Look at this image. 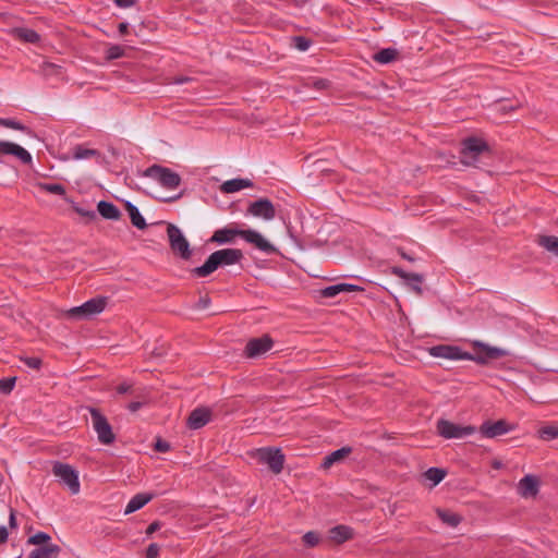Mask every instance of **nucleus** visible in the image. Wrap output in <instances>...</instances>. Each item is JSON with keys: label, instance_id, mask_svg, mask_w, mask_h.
Returning <instances> with one entry per match:
<instances>
[{"label": "nucleus", "instance_id": "f257e3e1", "mask_svg": "<svg viewBox=\"0 0 558 558\" xmlns=\"http://www.w3.org/2000/svg\"><path fill=\"white\" fill-rule=\"evenodd\" d=\"M474 345L481 348L482 351L484 352V355H473L469 352L463 351L458 345L450 344H438L430 347L428 349V352L433 357H439L450 361H473L481 365L486 364L487 361L490 359H498L507 354L506 350L497 347H492L481 341H475Z\"/></svg>", "mask_w": 558, "mask_h": 558}, {"label": "nucleus", "instance_id": "f03ea898", "mask_svg": "<svg viewBox=\"0 0 558 558\" xmlns=\"http://www.w3.org/2000/svg\"><path fill=\"white\" fill-rule=\"evenodd\" d=\"M243 258L239 248H222L211 253L206 262L192 270L193 276L203 278L217 270L219 267L235 265Z\"/></svg>", "mask_w": 558, "mask_h": 558}, {"label": "nucleus", "instance_id": "7ed1b4c3", "mask_svg": "<svg viewBox=\"0 0 558 558\" xmlns=\"http://www.w3.org/2000/svg\"><path fill=\"white\" fill-rule=\"evenodd\" d=\"M488 150L485 141L478 137H468L462 142L461 162L464 166H475L480 155Z\"/></svg>", "mask_w": 558, "mask_h": 558}, {"label": "nucleus", "instance_id": "20e7f679", "mask_svg": "<svg viewBox=\"0 0 558 558\" xmlns=\"http://www.w3.org/2000/svg\"><path fill=\"white\" fill-rule=\"evenodd\" d=\"M88 411L90 413L92 426L97 434L99 442L111 445L116 440V435L108 420L95 408H89Z\"/></svg>", "mask_w": 558, "mask_h": 558}, {"label": "nucleus", "instance_id": "39448f33", "mask_svg": "<svg viewBox=\"0 0 558 558\" xmlns=\"http://www.w3.org/2000/svg\"><path fill=\"white\" fill-rule=\"evenodd\" d=\"M437 433L445 439H461L476 433V427L472 425H459L448 420L437 422Z\"/></svg>", "mask_w": 558, "mask_h": 558}, {"label": "nucleus", "instance_id": "423d86ee", "mask_svg": "<svg viewBox=\"0 0 558 558\" xmlns=\"http://www.w3.org/2000/svg\"><path fill=\"white\" fill-rule=\"evenodd\" d=\"M145 174L155 181H157L161 186L168 190L177 189L181 183L180 175L172 171L169 168H165L161 166L154 165L149 167Z\"/></svg>", "mask_w": 558, "mask_h": 558}, {"label": "nucleus", "instance_id": "0eeeda50", "mask_svg": "<svg viewBox=\"0 0 558 558\" xmlns=\"http://www.w3.org/2000/svg\"><path fill=\"white\" fill-rule=\"evenodd\" d=\"M52 473L57 476L61 484L66 486L73 495L80 493L78 473L69 464L56 462L52 468Z\"/></svg>", "mask_w": 558, "mask_h": 558}, {"label": "nucleus", "instance_id": "6e6552de", "mask_svg": "<svg viewBox=\"0 0 558 558\" xmlns=\"http://www.w3.org/2000/svg\"><path fill=\"white\" fill-rule=\"evenodd\" d=\"M106 303L105 298L90 299L82 305L69 310L68 315L76 319L90 318L94 315L101 313L106 307Z\"/></svg>", "mask_w": 558, "mask_h": 558}, {"label": "nucleus", "instance_id": "1a4fd4ad", "mask_svg": "<svg viewBox=\"0 0 558 558\" xmlns=\"http://www.w3.org/2000/svg\"><path fill=\"white\" fill-rule=\"evenodd\" d=\"M167 235L171 250L179 254L183 259H187L191 256L190 243L175 225L169 223L167 228Z\"/></svg>", "mask_w": 558, "mask_h": 558}, {"label": "nucleus", "instance_id": "9d476101", "mask_svg": "<svg viewBox=\"0 0 558 558\" xmlns=\"http://www.w3.org/2000/svg\"><path fill=\"white\" fill-rule=\"evenodd\" d=\"M256 456L258 461L267 464L275 474H279L282 471L284 456L279 448H259Z\"/></svg>", "mask_w": 558, "mask_h": 558}, {"label": "nucleus", "instance_id": "9b49d317", "mask_svg": "<svg viewBox=\"0 0 558 558\" xmlns=\"http://www.w3.org/2000/svg\"><path fill=\"white\" fill-rule=\"evenodd\" d=\"M242 238L246 243L267 255L278 253L277 247L271 244L260 232L254 229H243Z\"/></svg>", "mask_w": 558, "mask_h": 558}, {"label": "nucleus", "instance_id": "f8f14e48", "mask_svg": "<svg viewBox=\"0 0 558 558\" xmlns=\"http://www.w3.org/2000/svg\"><path fill=\"white\" fill-rule=\"evenodd\" d=\"M245 215L270 221L276 217V208L268 198H259L250 203Z\"/></svg>", "mask_w": 558, "mask_h": 558}, {"label": "nucleus", "instance_id": "ddd939ff", "mask_svg": "<svg viewBox=\"0 0 558 558\" xmlns=\"http://www.w3.org/2000/svg\"><path fill=\"white\" fill-rule=\"evenodd\" d=\"M2 156H12L24 165H31L33 161L31 153L24 147L16 143L3 140L0 141V157Z\"/></svg>", "mask_w": 558, "mask_h": 558}, {"label": "nucleus", "instance_id": "4468645a", "mask_svg": "<svg viewBox=\"0 0 558 558\" xmlns=\"http://www.w3.org/2000/svg\"><path fill=\"white\" fill-rule=\"evenodd\" d=\"M513 429L514 425L505 420H498L495 422L485 421L480 427V433L484 438H496L498 436L506 435Z\"/></svg>", "mask_w": 558, "mask_h": 558}, {"label": "nucleus", "instance_id": "2eb2a0df", "mask_svg": "<svg viewBox=\"0 0 558 558\" xmlns=\"http://www.w3.org/2000/svg\"><path fill=\"white\" fill-rule=\"evenodd\" d=\"M274 345L272 339L265 335L259 338H253L248 340L245 347V354L248 357L255 359L262 356L266 352H268Z\"/></svg>", "mask_w": 558, "mask_h": 558}, {"label": "nucleus", "instance_id": "dca6fc26", "mask_svg": "<svg viewBox=\"0 0 558 558\" xmlns=\"http://www.w3.org/2000/svg\"><path fill=\"white\" fill-rule=\"evenodd\" d=\"M241 232H243V229H239V228H235V227L228 226V227H225V228L216 230L214 232L210 241L214 242V243H217L219 245H223V244H228V243H233L234 239L236 236L242 238V233Z\"/></svg>", "mask_w": 558, "mask_h": 558}, {"label": "nucleus", "instance_id": "f3484780", "mask_svg": "<svg viewBox=\"0 0 558 558\" xmlns=\"http://www.w3.org/2000/svg\"><path fill=\"white\" fill-rule=\"evenodd\" d=\"M211 420V410L209 408H196L189 416L187 425L192 429H199Z\"/></svg>", "mask_w": 558, "mask_h": 558}, {"label": "nucleus", "instance_id": "a211bd4d", "mask_svg": "<svg viewBox=\"0 0 558 558\" xmlns=\"http://www.w3.org/2000/svg\"><path fill=\"white\" fill-rule=\"evenodd\" d=\"M392 272L399 278L403 279L405 283L414 290L417 294L422 293L423 276L415 272H408L400 267H395Z\"/></svg>", "mask_w": 558, "mask_h": 558}, {"label": "nucleus", "instance_id": "6ab92c4d", "mask_svg": "<svg viewBox=\"0 0 558 558\" xmlns=\"http://www.w3.org/2000/svg\"><path fill=\"white\" fill-rule=\"evenodd\" d=\"M539 482L536 476L527 474L519 481V494L524 497H535L538 494Z\"/></svg>", "mask_w": 558, "mask_h": 558}, {"label": "nucleus", "instance_id": "aec40b11", "mask_svg": "<svg viewBox=\"0 0 558 558\" xmlns=\"http://www.w3.org/2000/svg\"><path fill=\"white\" fill-rule=\"evenodd\" d=\"M354 291H363V288L356 284L341 282L324 288L322 290V296L332 299L341 293H351Z\"/></svg>", "mask_w": 558, "mask_h": 558}, {"label": "nucleus", "instance_id": "412c9836", "mask_svg": "<svg viewBox=\"0 0 558 558\" xmlns=\"http://www.w3.org/2000/svg\"><path fill=\"white\" fill-rule=\"evenodd\" d=\"M254 185L253 181L246 178H234L225 181L220 185V191L225 194H232Z\"/></svg>", "mask_w": 558, "mask_h": 558}, {"label": "nucleus", "instance_id": "4be33fe9", "mask_svg": "<svg viewBox=\"0 0 558 558\" xmlns=\"http://www.w3.org/2000/svg\"><path fill=\"white\" fill-rule=\"evenodd\" d=\"M97 211L108 220H118L121 217L120 209L113 203L107 201L98 202Z\"/></svg>", "mask_w": 558, "mask_h": 558}, {"label": "nucleus", "instance_id": "5701e85b", "mask_svg": "<svg viewBox=\"0 0 558 558\" xmlns=\"http://www.w3.org/2000/svg\"><path fill=\"white\" fill-rule=\"evenodd\" d=\"M153 498L151 494H136L133 496L124 509V514H131L140 509H142L146 504H148Z\"/></svg>", "mask_w": 558, "mask_h": 558}, {"label": "nucleus", "instance_id": "b1692460", "mask_svg": "<svg viewBox=\"0 0 558 558\" xmlns=\"http://www.w3.org/2000/svg\"><path fill=\"white\" fill-rule=\"evenodd\" d=\"M353 536V530L348 525H337L329 530V538L341 544Z\"/></svg>", "mask_w": 558, "mask_h": 558}, {"label": "nucleus", "instance_id": "393cba45", "mask_svg": "<svg viewBox=\"0 0 558 558\" xmlns=\"http://www.w3.org/2000/svg\"><path fill=\"white\" fill-rule=\"evenodd\" d=\"M125 208L129 213L132 225L140 230L145 229L147 223H146L145 218L142 216L140 209L137 208V206H135L132 202L126 201Z\"/></svg>", "mask_w": 558, "mask_h": 558}, {"label": "nucleus", "instance_id": "a878e982", "mask_svg": "<svg viewBox=\"0 0 558 558\" xmlns=\"http://www.w3.org/2000/svg\"><path fill=\"white\" fill-rule=\"evenodd\" d=\"M60 553V547L56 544H49L34 549L28 558H57Z\"/></svg>", "mask_w": 558, "mask_h": 558}, {"label": "nucleus", "instance_id": "bb28decb", "mask_svg": "<svg viewBox=\"0 0 558 558\" xmlns=\"http://www.w3.org/2000/svg\"><path fill=\"white\" fill-rule=\"evenodd\" d=\"M14 35L25 41V43H29V44H36L39 41L40 39V36L37 32H35L34 29H31V28H26V27H17V28H14Z\"/></svg>", "mask_w": 558, "mask_h": 558}, {"label": "nucleus", "instance_id": "cd10ccee", "mask_svg": "<svg viewBox=\"0 0 558 558\" xmlns=\"http://www.w3.org/2000/svg\"><path fill=\"white\" fill-rule=\"evenodd\" d=\"M350 452H351L350 447H342L340 449L332 451L331 453L327 454L324 458L323 466L324 468L331 466L333 463H336V462L342 460L344 457H347Z\"/></svg>", "mask_w": 558, "mask_h": 558}, {"label": "nucleus", "instance_id": "c85d7f7f", "mask_svg": "<svg viewBox=\"0 0 558 558\" xmlns=\"http://www.w3.org/2000/svg\"><path fill=\"white\" fill-rule=\"evenodd\" d=\"M398 53L396 48H384L374 54V60L380 64H388L396 60Z\"/></svg>", "mask_w": 558, "mask_h": 558}, {"label": "nucleus", "instance_id": "c756f323", "mask_svg": "<svg viewBox=\"0 0 558 558\" xmlns=\"http://www.w3.org/2000/svg\"><path fill=\"white\" fill-rule=\"evenodd\" d=\"M436 513L444 523L451 527H456L461 522V517L454 512L437 509Z\"/></svg>", "mask_w": 558, "mask_h": 558}, {"label": "nucleus", "instance_id": "7c9ffc66", "mask_svg": "<svg viewBox=\"0 0 558 558\" xmlns=\"http://www.w3.org/2000/svg\"><path fill=\"white\" fill-rule=\"evenodd\" d=\"M541 246L547 250L549 253L558 256V238L555 235H544L538 240Z\"/></svg>", "mask_w": 558, "mask_h": 558}, {"label": "nucleus", "instance_id": "2f4dec72", "mask_svg": "<svg viewBox=\"0 0 558 558\" xmlns=\"http://www.w3.org/2000/svg\"><path fill=\"white\" fill-rule=\"evenodd\" d=\"M446 476V472L442 470V469H438V468H429L425 471L424 473V477L432 482V485L433 486H436L437 484H439L444 477Z\"/></svg>", "mask_w": 558, "mask_h": 558}, {"label": "nucleus", "instance_id": "473e14b6", "mask_svg": "<svg viewBox=\"0 0 558 558\" xmlns=\"http://www.w3.org/2000/svg\"><path fill=\"white\" fill-rule=\"evenodd\" d=\"M98 155H99V153L96 149L85 148L81 145L75 146L73 148V159H75V160L89 159V158L98 156Z\"/></svg>", "mask_w": 558, "mask_h": 558}, {"label": "nucleus", "instance_id": "72a5a7b5", "mask_svg": "<svg viewBox=\"0 0 558 558\" xmlns=\"http://www.w3.org/2000/svg\"><path fill=\"white\" fill-rule=\"evenodd\" d=\"M38 187L41 191H45V192L50 193V194H56V195H60V196H64L65 195V187L62 184H59V183H47V182H44V183H39Z\"/></svg>", "mask_w": 558, "mask_h": 558}, {"label": "nucleus", "instance_id": "f704fd0d", "mask_svg": "<svg viewBox=\"0 0 558 558\" xmlns=\"http://www.w3.org/2000/svg\"><path fill=\"white\" fill-rule=\"evenodd\" d=\"M538 437L543 440H554L558 438V426L546 425L538 430Z\"/></svg>", "mask_w": 558, "mask_h": 558}, {"label": "nucleus", "instance_id": "c9c22d12", "mask_svg": "<svg viewBox=\"0 0 558 558\" xmlns=\"http://www.w3.org/2000/svg\"><path fill=\"white\" fill-rule=\"evenodd\" d=\"M0 125L12 129V130H16V131H22V132L27 131V128L24 124H22L21 122L16 121L14 119L0 118Z\"/></svg>", "mask_w": 558, "mask_h": 558}, {"label": "nucleus", "instance_id": "e433bc0d", "mask_svg": "<svg viewBox=\"0 0 558 558\" xmlns=\"http://www.w3.org/2000/svg\"><path fill=\"white\" fill-rule=\"evenodd\" d=\"M124 49L119 45H111L106 51V58L108 60H114L123 57Z\"/></svg>", "mask_w": 558, "mask_h": 558}, {"label": "nucleus", "instance_id": "4c0bfd02", "mask_svg": "<svg viewBox=\"0 0 558 558\" xmlns=\"http://www.w3.org/2000/svg\"><path fill=\"white\" fill-rule=\"evenodd\" d=\"M303 542L308 547H314L319 543V535L316 532L310 531L303 535Z\"/></svg>", "mask_w": 558, "mask_h": 558}, {"label": "nucleus", "instance_id": "58836bf2", "mask_svg": "<svg viewBox=\"0 0 558 558\" xmlns=\"http://www.w3.org/2000/svg\"><path fill=\"white\" fill-rule=\"evenodd\" d=\"M293 44L299 51H306L311 47V40L302 36L293 37Z\"/></svg>", "mask_w": 558, "mask_h": 558}, {"label": "nucleus", "instance_id": "ea45409f", "mask_svg": "<svg viewBox=\"0 0 558 558\" xmlns=\"http://www.w3.org/2000/svg\"><path fill=\"white\" fill-rule=\"evenodd\" d=\"M50 539V536L45 532H38L35 535L31 536L28 543L34 545H41L47 543Z\"/></svg>", "mask_w": 558, "mask_h": 558}, {"label": "nucleus", "instance_id": "a19ab883", "mask_svg": "<svg viewBox=\"0 0 558 558\" xmlns=\"http://www.w3.org/2000/svg\"><path fill=\"white\" fill-rule=\"evenodd\" d=\"M15 378H3L0 379V391L3 393H9L14 388Z\"/></svg>", "mask_w": 558, "mask_h": 558}, {"label": "nucleus", "instance_id": "79ce46f5", "mask_svg": "<svg viewBox=\"0 0 558 558\" xmlns=\"http://www.w3.org/2000/svg\"><path fill=\"white\" fill-rule=\"evenodd\" d=\"M22 362L29 368L39 369L41 366V360L36 356H27L22 359Z\"/></svg>", "mask_w": 558, "mask_h": 558}, {"label": "nucleus", "instance_id": "37998d69", "mask_svg": "<svg viewBox=\"0 0 558 558\" xmlns=\"http://www.w3.org/2000/svg\"><path fill=\"white\" fill-rule=\"evenodd\" d=\"M73 208L78 215H81L83 217H86L88 219L96 218V213L92 209H87V208L81 207L78 205H74Z\"/></svg>", "mask_w": 558, "mask_h": 558}, {"label": "nucleus", "instance_id": "c03bdc74", "mask_svg": "<svg viewBox=\"0 0 558 558\" xmlns=\"http://www.w3.org/2000/svg\"><path fill=\"white\" fill-rule=\"evenodd\" d=\"M160 547L158 544L153 543L146 549V558H157L159 556Z\"/></svg>", "mask_w": 558, "mask_h": 558}, {"label": "nucleus", "instance_id": "a18cd8bd", "mask_svg": "<svg viewBox=\"0 0 558 558\" xmlns=\"http://www.w3.org/2000/svg\"><path fill=\"white\" fill-rule=\"evenodd\" d=\"M312 85L316 88V89H325L328 87L329 85V82L325 78H315L312 81Z\"/></svg>", "mask_w": 558, "mask_h": 558}, {"label": "nucleus", "instance_id": "49530a36", "mask_svg": "<svg viewBox=\"0 0 558 558\" xmlns=\"http://www.w3.org/2000/svg\"><path fill=\"white\" fill-rule=\"evenodd\" d=\"M155 449L159 452H167L170 449V445L165 440H157Z\"/></svg>", "mask_w": 558, "mask_h": 558}, {"label": "nucleus", "instance_id": "de8ad7c7", "mask_svg": "<svg viewBox=\"0 0 558 558\" xmlns=\"http://www.w3.org/2000/svg\"><path fill=\"white\" fill-rule=\"evenodd\" d=\"M210 304V299L208 296H202L199 298L196 308L198 310H206Z\"/></svg>", "mask_w": 558, "mask_h": 558}, {"label": "nucleus", "instance_id": "09e8293b", "mask_svg": "<svg viewBox=\"0 0 558 558\" xmlns=\"http://www.w3.org/2000/svg\"><path fill=\"white\" fill-rule=\"evenodd\" d=\"M59 69L58 65L53 64V63H50V62H45L43 64V70L46 72V73H53L56 72L57 70Z\"/></svg>", "mask_w": 558, "mask_h": 558}, {"label": "nucleus", "instance_id": "8fccbe9b", "mask_svg": "<svg viewBox=\"0 0 558 558\" xmlns=\"http://www.w3.org/2000/svg\"><path fill=\"white\" fill-rule=\"evenodd\" d=\"M9 533L5 526L0 525V544H3L8 541Z\"/></svg>", "mask_w": 558, "mask_h": 558}, {"label": "nucleus", "instance_id": "3c124183", "mask_svg": "<svg viewBox=\"0 0 558 558\" xmlns=\"http://www.w3.org/2000/svg\"><path fill=\"white\" fill-rule=\"evenodd\" d=\"M116 4L120 8H130L134 4L135 0H114Z\"/></svg>", "mask_w": 558, "mask_h": 558}, {"label": "nucleus", "instance_id": "603ef678", "mask_svg": "<svg viewBox=\"0 0 558 558\" xmlns=\"http://www.w3.org/2000/svg\"><path fill=\"white\" fill-rule=\"evenodd\" d=\"M159 527H160L159 522H153L151 524L148 525V527L146 530V534L150 535V534L155 533L157 530H159Z\"/></svg>", "mask_w": 558, "mask_h": 558}, {"label": "nucleus", "instance_id": "864d4df0", "mask_svg": "<svg viewBox=\"0 0 558 558\" xmlns=\"http://www.w3.org/2000/svg\"><path fill=\"white\" fill-rule=\"evenodd\" d=\"M143 403L140 402V401H133L131 402L129 405H128V409L131 411V412H136L137 410H140L142 408Z\"/></svg>", "mask_w": 558, "mask_h": 558}, {"label": "nucleus", "instance_id": "5fc2aeb1", "mask_svg": "<svg viewBox=\"0 0 558 558\" xmlns=\"http://www.w3.org/2000/svg\"><path fill=\"white\" fill-rule=\"evenodd\" d=\"M9 525L12 529H15L17 526L16 519H15V513H14L13 509H10Z\"/></svg>", "mask_w": 558, "mask_h": 558}, {"label": "nucleus", "instance_id": "6e6d98bb", "mask_svg": "<svg viewBox=\"0 0 558 558\" xmlns=\"http://www.w3.org/2000/svg\"><path fill=\"white\" fill-rule=\"evenodd\" d=\"M130 388H131V386L129 384L124 383V384H121L118 386L117 391H118V393L123 395V393H126L130 390Z\"/></svg>", "mask_w": 558, "mask_h": 558}, {"label": "nucleus", "instance_id": "4d7b16f0", "mask_svg": "<svg viewBox=\"0 0 558 558\" xmlns=\"http://www.w3.org/2000/svg\"><path fill=\"white\" fill-rule=\"evenodd\" d=\"M190 81H191V78L189 76H179V77H175L173 80V84L182 85V84H184L186 82H190Z\"/></svg>", "mask_w": 558, "mask_h": 558}, {"label": "nucleus", "instance_id": "13d9d810", "mask_svg": "<svg viewBox=\"0 0 558 558\" xmlns=\"http://www.w3.org/2000/svg\"><path fill=\"white\" fill-rule=\"evenodd\" d=\"M128 29H129V23H126V22H122L118 26V31L121 35H124L128 32Z\"/></svg>", "mask_w": 558, "mask_h": 558}, {"label": "nucleus", "instance_id": "bf43d9fd", "mask_svg": "<svg viewBox=\"0 0 558 558\" xmlns=\"http://www.w3.org/2000/svg\"><path fill=\"white\" fill-rule=\"evenodd\" d=\"M400 254H401V257H402V258H404V259H407V260H409V262H414V258H413V257H411V256H410L409 254H407L405 252L401 251V252H400Z\"/></svg>", "mask_w": 558, "mask_h": 558}, {"label": "nucleus", "instance_id": "052dcab7", "mask_svg": "<svg viewBox=\"0 0 558 558\" xmlns=\"http://www.w3.org/2000/svg\"><path fill=\"white\" fill-rule=\"evenodd\" d=\"M510 109H511V107H509V108H508L506 105H502V106L500 107V111H502V112H507V111H508V110H510Z\"/></svg>", "mask_w": 558, "mask_h": 558}]
</instances>
